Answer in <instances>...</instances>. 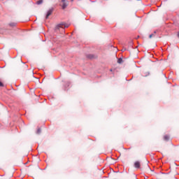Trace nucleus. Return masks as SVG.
<instances>
[{
    "instance_id": "obj_1",
    "label": "nucleus",
    "mask_w": 179,
    "mask_h": 179,
    "mask_svg": "<svg viewBox=\"0 0 179 179\" xmlns=\"http://www.w3.org/2000/svg\"><path fill=\"white\" fill-rule=\"evenodd\" d=\"M52 14V9H50V10L48 11L47 14H46L45 18H46V19H48V17L51 16Z\"/></svg>"
},
{
    "instance_id": "obj_2",
    "label": "nucleus",
    "mask_w": 179,
    "mask_h": 179,
    "mask_svg": "<svg viewBox=\"0 0 179 179\" xmlns=\"http://www.w3.org/2000/svg\"><path fill=\"white\" fill-rule=\"evenodd\" d=\"M134 167L136 168V169H139L140 167H141V162H136L135 163H134Z\"/></svg>"
},
{
    "instance_id": "obj_3",
    "label": "nucleus",
    "mask_w": 179,
    "mask_h": 179,
    "mask_svg": "<svg viewBox=\"0 0 179 179\" xmlns=\"http://www.w3.org/2000/svg\"><path fill=\"white\" fill-rule=\"evenodd\" d=\"M64 29V24H59L56 26V29Z\"/></svg>"
},
{
    "instance_id": "obj_4",
    "label": "nucleus",
    "mask_w": 179,
    "mask_h": 179,
    "mask_svg": "<svg viewBox=\"0 0 179 179\" xmlns=\"http://www.w3.org/2000/svg\"><path fill=\"white\" fill-rule=\"evenodd\" d=\"M170 139V136L169 135H165L164 136V141H169Z\"/></svg>"
},
{
    "instance_id": "obj_5",
    "label": "nucleus",
    "mask_w": 179,
    "mask_h": 179,
    "mask_svg": "<svg viewBox=\"0 0 179 179\" xmlns=\"http://www.w3.org/2000/svg\"><path fill=\"white\" fill-rule=\"evenodd\" d=\"M16 24H17L16 22H11L9 24V26L10 27H15Z\"/></svg>"
},
{
    "instance_id": "obj_6",
    "label": "nucleus",
    "mask_w": 179,
    "mask_h": 179,
    "mask_svg": "<svg viewBox=\"0 0 179 179\" xmlns=\"http://www.w3.org/2000/svg\"><path fill=\"white\" fill-rule=\"evenodd\" d=\"M63 5H62V9H65L66 8V4L65 3V0H62Z\"/></svg>"
},
{
    "instance_id": "obj_7",
    "label": "nucleus",
    "mask_w": 179,
    "mask_h": 179,
    "mask_svg": "<svg viewBox=\"0 0 179 179\" xmlns=\"http://www.w3.org/2000/svg\"><path fill=\"white\" fill-rule=\"evenodd\" d=\"M37 5H41L43 3V0H39L36 2Z\"/></svg>"
},
{
    "instance_id": "obj_8",
    "label": "nucleus",
    "mask_w": 179,
    "mask_h": 179,
    "mask_svg": "<svg viewBox=\"0 0 179 179\" xmlns=\"http://www.w3.org/2000/svg\"><path fill=\"white\" fill-rule=\"evenodd\" d=\"M117 62H118V64H122V58L118 59Z\"/></svg>"
},
{
    "instance_id": "obj_9",
    "label": "nucleus",
    "mask_w": 179,
    "mask_h": 179,
    "mask_svg": "<svg viewBox=\"0 0 179 179\" xmlns=\"http://www.w3.org/2000/svg\"><path fill=\"white\" fill-rule=\"evenodd\" d=\"M36 134H41V129H38Z\"/></svg>"
},
{
    "instance_id": "obj_10",
    "label": "nucleus",
    "mask_w": 179,
    "mask_h": 179,
    "mask_svg": "<svg viewBox=\"0 0 179 179\" xmlns=\"http://www.w3.org/2000/svg\"><path fill=\"white\" fill-rule=\"evenodd\" d=\"M0 87H3V83H2V82L0 81Z\"/></svg>"
},
{
    "instance_id": "obj_11",
    "label": "nucleus",
    "mask_w": 179,
    "mask_h": 179,
    "mask_svg": "<svg viewBox=\"0 0 179 179\" xmlns=\"http://www.w3.org/2000/svg\"><path fill=\"white\" fill-rule=\"evenodd\" d=\"M153 36H155V34H150V35L149 36V38H152V37Z\"/></svg>"
},
{
    "instance_id": "obj_12",
    "label": "nucleus",
    "mask_w": 179,
    "mask_h": 179,
    "mask_svg": "<svg viewBox=\"0 0 179 179\" xmlns=\"http://www.w3.org/2000/svg\"><path fill=\"white\" fill-rule=\"evenodd\" d=\"M178 38H179V31L178 32Z\"/></svg>"
},
{
    "instance_id": "obj_13",
    "label": "nucleus",
    "mask_w": 179,
    "mask_h": 179,
    "mask_svg": "<svg viewBox=\"0 0 179 179\" xmlns=\"http://www.w3.org/2000/svg\"><path fill=\"white\" fill-rule=\"evenodd\" d=\"M64 27H68V25H64Z\"/></svg>"
},
{
    "instance_id": "obj_14",
    "label": "nucleus",
    "mask_w": 179,
    "mask_h": 179,
    "mask_svg": "<svg viewBox=\"0 0 179 179\" xmlns=\"http://www.w3.org/2000/svg\"><path fill=\"white\" fill-rule=\"evenodd\" d=\"M110 72H113V69H110Z\"/></svg>"
},
{
    "instance_id": "obj_15",
    "label": "nucleus",
    "mask_w": 179,
    "mask_h": 179,
    "mask_svg": "<svg viewBox=\"0 0 179 179\" xmlns=\"http://www.w3.org/2000/svg\"><path fill=\"white\" fill-rule=\"evenodd\" d=\"M71 1H73V0H71Z\"/></svg>"
}]
</instances>
